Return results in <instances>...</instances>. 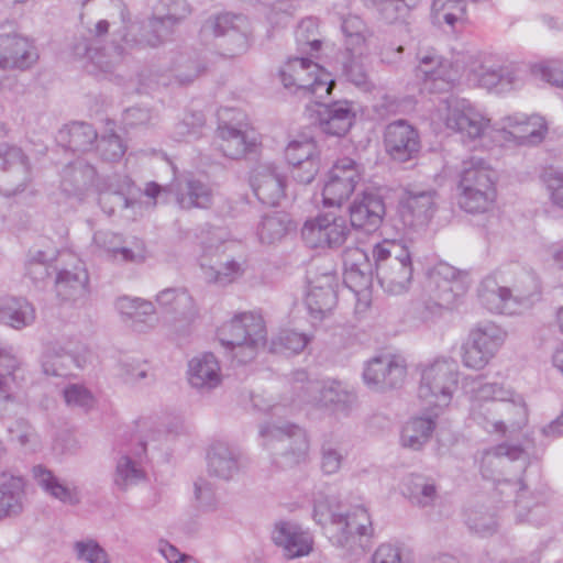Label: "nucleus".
Masks as SVG:
<instances>
[{
    "mask_svg": "<svg viewBox=\"0 0 563 563\" xmlns=\"http://www.w3.org/2000/svg\"><path fill=\"white\" fill-rule=\"evenodd\" d=\"M539 297L536 278L523 274L511 287L501 285L498 275L485 277L478 287L481 303L493 313L520 314L529 310Z\"/></svg>",
    "mask_w": 563,
    "mask_h": 563,
    "instance_id": "f257e3e1",
    "label": "nucleus"
},
{
    "mask_svg": "<svg viewBox=\"0 0 563 563\" xmlns=\"http://www.w3.org/2000/svg\"><path fill=\"white\" fill-rule=\"evenodd\" d=\"M497 175L482 157L472 156L463 161L457 185V203L468 213H485L496 200Z\"/></svg>",
    "mask_w": 563,
    "mask_h": 563,
    "instance_id": "f03ea898",
    "label": "nucleus"
},
{
    "mask_svg": "<svg viewBox=\"0 0 563 563\" xmlns=\"http://www.w3.org/2000/svg\"><path fill=\"white\" fill-rule=\"evenodd\" d=\"M222 346L240 364L253 361L267 343V330L261 314L243 312L235 314L218 330Z\"/></svg>",
    "mask_w": 563,
    "mask_h": 563,
    "instance_id": "7ed1b4c3",
    "label": "nucleus"
},
{
    "mask_svg": "<svg viewBox=\"0 0 563 563\" xmlns=\"http://www.w3.org/2000/svg\"><path fill=\"white\" fill-rule=\"evenodd\" d=\"M372 254L380 287L391 295L407 291L413 273L408 247L397 240H384L375 244Z\"/></svg>",
    "mask_w": 563,
    "mask_h": 563,
    "instance_id": "20e7f679",
    "label": "nucleus"
},
{
    "mask_svg": "<svg viewBox=\"0 0 563 563\" xmlns=\"http://www.w3.org/2000/svg\"><path fill=\"white\" fill-rule=\"evenodd\" d=\"M508 332L493 321H479L468 331L461 345L463 366L474 371L484 369L505 344Z\"/></svg>",
    "mask_w": 563,
    "mask_h": 563,
    "instance_id": "39448f33",
    "label": "nucleus"
},
{
    "mask_svg": "<svg viewBox=\"0 0 563 563\" xmlns=\"http://www.w3.org/2000/svg\"><path fill=\"white\" fill-rule=\"evenodd\" d=\"M459 365L450 357L434 360L421 373L418 395L429 407L443 409L459 387Z\"/></svg>",
    "mask_w": 563,
    "mask_h": 563,
    "instance_id": "423d86ee",
    "label": "nucleus"
},
{
    "mask_svg": "<svg viewBox=\"0 0 563 563\" xmlns=\"http://www.w3.org/2000/svg\"><path fill=\"white\" fill-rule=\"evenodd\" d=\"M279 79L286 89L317 98L328 96L334 86L318 64L303 57L289 58L279 69Z\"/></svg>",
    "mask_w": 563,
    "mask_h": 563,
    "instance_id": "0eeeda50",
    "label": "nucleus"
},
{
    "mask_svg": "<svg viewBox=\"0 0 563 563\" xmlns=\"http://www.w3.org/2000/svg\"><path fill=\"white\" fill-rule=\"evenodd\" d=\"M264 445L278 457L284 459V466H291L302 461L309 450V441L303 429L297 424H264L260 430Z\"/></svg>",
    "mask_w": 563,
    "mask_h": 563,
    "instance_id": "6e6552de",
    "label": "nucleus"
},
{
    "mask_svg": "<svg viewBox=\"0 0 563 563\" xmlns=\"http://www.w3.org/2000/svg\"><path fill=\"white\" fill-rule=\"evenodd\" d=\"M300 391L301 401L331 409L343 416L351 413L357 400L354 390L338 379L307 380L300 387Z\"/></svg>",
    "mask_w": 563,
    "mask_h": 563,
    "instance_id": "1a4fd4ad",
    "label": "nucleus"
},
{
    "mask_svg": "<svg viewBox=\"0 0 563 563\" xmlns=\"http://www.w3.org/2000/svg\"><path fill=\"white\" fill-rule=\"evenodd\" d=\"M445 125L459 133L463 142L484 140L497 128L490 125V120L467 99H451L448 101Z\"/></svg>",
    "mask_w": 563,
    "mask_h": 563,
    "instance_id": "9d476101",
    "label": "nucleus"
},
{
    "mask_svg": "<svg viewBox=\"0 0 563 563\" xmlns=\"http://www.w3.org/2000/svg\"><path fill=\"white\" fill-rule=\"evenodd\" d=\"M427 288L439 309H452L468 288L467 274L439 263L429 272Z\"/></svg>",
    "mask_w": 563,
    "mask_h": 563,
    "instance_id": "9b49d317",
    "label": "nucleus"
},
{
    "mask_svg": "<svg viewBox=\"0 0 563 563\" xmlns=\"http://www.w3.org/2000/svg\"><path fill=\"white\" fill-rule=\"evenodd\" d=\"M350 232L345 217L327 212L308 219L301 229V236L311 249H334L346 241Z\"/></svg>",
    "mask_w": 563,
    "mask_h": 563,
    "instance_id": "f8f14e48",
    "label": "nucleus"
},
{
    "mask_svg": "<svg viewBox=\"0 0 563 563\" xmlns=\"http://www.w3.org/2000/svg\"><path fill=\"white\" fill-rule=\"evenodd\" d=\"M30 179L31 164L23 150L0 143V195L10 197L23 191Z\"/></svg>",
    "mask_w": 563,
    "mask_h": 563,
    "instance_id": "ddd939ff",
    "label": "nucleus"
},
{
    "mask_svg": "<svg viewBox=\"0 0 563 563\" xmlns=\"http://www.w3.org/2000/svg\"><path fill=\"white\" fill-rule=\"evenodd\" d=\"M418 59L416 76L423 80L424 88L430 92L449 91L459 81L462 70L460 58L451 63L434 51H428L419 54Z\"/></svg>",
    "mask_w": 563,
    "mask_h": 563,
    "instance_id": "4468645a",
    "label": "nucleus"
},
{
    "mask_svg": "<svg viewBox=\"0 0 563 563\" xmlns=\"http://www.w3.org/2000/svg\"><path fill=\"white\" fill-rule=\"evenodd\" d=\"M361 166L350 157L338 159L328 173V179L322 189L325 207H341L354 192L361 180Z\"/></svg>",
    "mask_w": 563,
    "mask_h": 563,
    "instance_id": "2eb2a0df",
    "label": "nucleus"
},
{
    "mask_svg": "<svg viewBox=\"0 0 563 563\" xmlns=\"http://www.w3.org/2000/svg\"><path fill=\"white\" fill-rule=\"evenodd\" d=\"M88 358L89 351L79 341L56 343L42 357L43 373L47 376H68L71 374L73 367H85Z\"/></svg>",
    "mask_w": 563,
    "mask_h": 563,
    "instance_id": "dca6fc26",
    "label": "nucleus"
},
{
    "mask_svg": "<svg viewBox=\"0 0 563 563\" xmlns=\"http://www.w3.org/2000/svg\"><path fill=\"white\" fill-rule=\"evenodd\" d=\"M463 389L470 397V418L475 423L487 424L484 409H493L498 402L511 396V389L497 383L484 382L482 377H467L463 382Z\"/></svg>",
    "mask_w": 563,
    "mask_h": 563,
    "instance_id": "f3484780",
    "label": "nucleus"
},
{
    "mask_svg": "<svg viewBox=\"0 0 563 563\" xmlns=\"http://www.w3.org/2000/svg\"><path fill=\"white\" fill-rule=\"evenodd\" d=\"M547 131L543 117L515 113L503 119L496 134L505 141L515 140L520 145H536L542 142Z\"/></svg>",
    "mask_w": 563,
    "mask_h": 563,
    "instance_id": "a211bd4d",
    "label": "nucleus"
},
{
    "mask_svg": "<svg viewBox=\"0 0 563 563\" xmlns=\"http://www.w3.org/2000/svg\"><path fill=\"white\" fill-rule=\"evenodd\" d=\"M328 529L333 544L344 547L355 534L368 537L373 533L371 517L364 506H355L344 514L331 515Z\"/></svg>",
    "mask_w": 563,
    "mask_h": 563,
    "instance_id": "6ab92c4d",
    "label": "nucleus"
},
{
    "mask_svg": "<svg viewBox=\"0 0 563 563\" xmlns=\"http://www.w3.org/2000/svg\"><path fill=\"white\" fill-rule=\"evenodd\" d=\"M384 144L388 155L401 163L415 158L421 148L418 131L405 120L394 121L386 126Z\"/></svg>",
    "mask_w": 563,
    "mask_h": 563,
    "instance_id": "aec40b11",
    "label": "nucleus"
},
{
    "mask_svg": "<svg viewBox=\"0 0 563 563\" xmlns=\"http://www.w3.org/2000/svg\"><path fill=\"white\" fill-rule=\"evenodd\" d=\"M309 289L306 296V306L310 317L321 321L336 305V276L330 272L312 277L308 272Z\"/></svg>",
    "mask_w": 563,
    "mask_h": 563,
    "instance_id": "412c9836",
    "label": "nucleus"
},
{
    "mask_svg": "<svg viewBox=\"0 0 563 563\" xmlns=\"http://www.w3.org/2000/svg\"><path fill=\"white\" fill-rule=\"evenodd\" d=\"M406 366L397 357L383 355L367 362L364 372V383L375 390L399 387L405 380Z\"/></svg>",
    "mask_w": 563,
    "mask_h": 563,
    "instance_id": "4be33fe9",
    "label": "nucleus"
},
{
    "mask_svg": "<svg viewBox=\"0 0 563 563\" xmlns=\"http://www.w3.org/2000/svg\"><path fill=\"white\" fill-rule=\"evenodd\" d=\"M437 191L434 189H408L399 205V217L405 227L426 225L437 210Z\"/></svg>",
    "mask_w": 563,
    "mask_h": 563,
    "instance_id": "5701e85b",
    "label": "nucleus"
},
{
    "mask_svg": "<svg viewBox=\"0 0 563 563\" xmlns=\"http://www.w3.org/2000/svg\"><path fill=\"white\" fill-rule=\"evenodd\" d=\"M57 297L67 302L85 300L89 295V275L85 264L71 256L70 263L59 268L55 279Z\"/></svg>",
    "mask_w": 563,
    "mask_h": 563,
    "instance_id": "b1692460",
    "label": "nucleus"
},
{
    "mask_svg": "<svg viewBox=\"0 0 563 563\" xmlns=\"http://www.w3.org/2000/svg\"><path fill=\"white\" fill-rule=\"evenodd\" d=\"M308 111L322 132L333 136L344 135L355 118L347 101H335L329 104L314 102L312 107H308Z\"/></svg>",
    "mask_w": 563,
    "mask_h": 563,
    "instance_id": "393cba45",
    "label": "nucleus"
},
{
    "mask_svg": "<svg viewBox=\"0 0 563 563\" xmlns=\"http://www.w3.org/2000/svg\"><path fill=\"white\" fill-rule=\"evenodd\" d=\"M244 21L242 15L224 13L218 15L213 21L207 22L202 31H212L216 37L222 40L219 45L225 47L228 55L234 56L246 52L249 47L247 35L239 30Z\"/></svg>",
    "mask_w": 563,
    "mask_h": 563,
    "instance_id": "a878e982",
    "label": "nucleus"
},
{
    "mask_svg": "<svg viewBox=\"0 0 563 563\" xmlns=\"http://www.w3.org/2000/svg\"><path fill=\"white\" fill-rule=\"evenodd\" d=\"M246 467V459L225 443L213 444L208 452V472L222 481L234 479Z\"/></svg>",
    "mask_w": 563,
    "mask_h": 563,
    "instance_id": "bb28decb",
    "label": "nucleus"
},
{
    "mask_svg": "<svg viewBox=\"0 0 563 563\" xmlns=\"http://www.w3.org/2000/svg\"><path fill=\"white\" fill-rule=\"evenodd\" d=\"M251 185L263 205L276 206L284 197L285 178L274 164L258 165L253 172Z\"/></svg>",
    "mask_w": 563,
    "mask_h": 563,
    "instance_id": "cd10ccee",
    "label": "nucleus"
},
{
    "mask_svg": "<svg viewBox=\"0 0 563 563\" xmlns=\"http://www.w3.org/2000/svg\"><path fill=\"white\" fill-rule=\"evenodd\" d=\"M384 214L385 205L382 197L373 192H364L350 206L349 225L373 232L380 225Z\"/></svg>",
    "mask_w": 563,
    "mask_h": 563,
    "instance_id": "c85d7f7f",
    "label": "nucleus"
},
{
    "mask_svg": "<svg viewBox=\"0 0 563 563\" xmlns=\"http://www.w3.org/2000/svg\"><path fill=\"white\" fill-rule=\"evenodd\" d=\"M21 364L3 342L0 341V416L5 415L16 402L14 387L20 375Z\"/></svg>",
    "mask_w": 563,
    "mask_h": 563,
    "instance_id": "c756f323",
    "label": "nucleus"
},
{
    "mask_svg": "<svg viewBox=\"0 0 563 563\" xmlns=\"http://www.w3.org/2000/svg\"><path fill=\"white\" fill-rule=\"evenodd\" d=\"M187 375L189 385L200 393H209L222 380L219 361L212 353H202L191 358Z\"/></svg>",
    "mask_w": 563,
    "mask_h": 563,
    "instance_id": "7c9ffc66",
    "label": "nucleus"
},
{
    "mask_svg": "<svg viewBox=\"0 0 563 563\" xmlns=\"http://www.w3.org/2000/svg\"><path fill=\"white\" fill-rule=\"evenodd\" d=\"M156 302L174 314L176 321L189 325L199 316L192 296L185 288H166L156 295Z\"/></svg>",
    "mask_w": 563,
    "mask_h": 563,
    "instance_id": "2f4dec72",
    "label": "nucleus"
},
{
    "mask_svg": "<svg viewBox=\"0 0 563 563\" xmlns=\"http://www.w3.org/2000/svg\"><path fill=\"white\" fill-rule=\"evenodd\" d=\"M273 541L285 550L289 559L303 556L312 549V537L290 522L277 523L273 531Z\"/></svg>",
    "mask_w": 563,
    "mask_h": 563,
    "instance_id": "473e14b6",
    "label": "nucleus"
},
{
    "mask_svg": "<svg viewBox=\"0 0 563 563\" xmlns=\"http://www.w3.org/2000/svg\"><path fill=\"white\" fill-rule=\"evenodd\" d=\"M176 201L181 209L208 208L212 203V190L206 183L189 177L170 185Z\"/></svg>",
    "mask_w": 563,
    "mask_h": 563,
    "instance_id": "72a5a7b5",
    "label": "nucleus"
},
{
    "mask_svg": "<svg viewBox=\"0 0 563 563\" xmlns=\"http://www.w3.org/2000/svg\"><path fill=\"white\" fill-rule=\"evenodd\" d=\"M219 148L224 156L239 159L254 145L247 133V124L239 122L238 125L223 122L218 128Z\"/></svg>",
    "mask_w": 563,
    "mask_h": 563,
    "instance_id": "f704fd0d",
    "label": "nucleus"
},
{
    "mask_svg": "<svg viewBox=\"0 0 563 563\" xmlns=\"http://www.w3.org/2000/svg\"><path fill=\"white\" fill-rule=\"evenodd\" d=\"M31 473L36 485L49 497L67 505L79 504L80 498L77 488L64 483L45 465H34Z\"/></svg>",
    "mask_w": 563,
    "mask_h": 563,
    "instance_id": "c9c22d12",
    "label": "nucleus"
},
{
    "mask_svg": "<svg viewBox=\"0 0 563 563\" xmlns=\"http://www.w3.org/2000/svg\"><path fill=\"white\" fill-rule=\"evenodd\" d=\"M24 481L7 472L0 473V520L16 517L23 511Z\"/></svg>",
    "mask_w": 563,
    "mask_h": 563,
    "instance_id": "e433bc0d",
    "label": "nucleus"
},
{
    "mask_svg": "<svg viewBox=\"0 0 563 563\" xmlns=\"http://www.w3.org/2000/svg\"><path fill=\"white\" fill-rule=\"evenodd\" d=\"M24 481L7 472L0 473V520L16 517L23 511Z\"/></svg>",
    "mask_w": 563,
    "mask_h": 563,
    "instance_id": "4c0bfd02",
    "label": "nucleus"
},
{
    "mask_svg": "<svg viewBox=\"0 0 563 563\" xmlns=\"http://www.w3.org/2000/svg\"><path fill=\"white\" fill-rule=\"evenodd\" d=\"M120 47L114 48L113 55H108L104 49L95 46L91 40L81 38L73 46L74 55L80 59H87L86 68L91 74L112 73L121 55Z\"/></svg>",
    "mask_w": 563,
    "mask_h": 563,
    "instance_id": "58836bf2",
    "label": "nucleus"
},
{
    "mask_svg": "<svg viewBox=\"0 0 563 563\" xmlns=\"http://www.w3.org/2000/svg\"><path fill=\"white\" fill-rule=\"evenodd\" d=\"M36 313L33 305L23 297L0 298V323L21 330L31 325Z\"/></svg>",
    "mask_w": 563,
    "mask_h": 563,
    "instance_id": "ea45409f",
    "label": "nucleus"
},
{
    "mask_svg": "<svg viewBox=\"0 0 563 563\" xmlns=\"http://www.w3.org/2000/svg\"><path fill=\"white\" fill-rule=\"evenodd\" d=\"M468 71L470 81L486 89L496 88L498 92L516 88L519 81L517 73L509 68L495 69L479 65L478 67L472 66Z\"/></svg>",
    "mask_w": 563,
    "mask_h": 563,
    "instance_id": "a19ab883",
    "label": "nucleus"
},
{
    "mask_svg": "<svg viewBox=\"0 0 563 563\" xmlns=\"http://www.w3.org/2000/svg\"><path fill=\"white\" fill-rule=\"evenodd\" d=\"M95 177V167L77 159L63 169L60 186L67 195H81L92 185Z\"/></svg>",
    "mask_w": 563,
    "mask_h": 563,
    "instance_id": "79ce46f5",
    "label": "nucleus"
},
{
    "mask_svg": "<svg viewBox=\"0 0 563 563\" xmlns=\"http://www.w3.org/2000/svg\"><path fill=\"white\" fill-rule=\"evenodd\" d=\"M117 306L122 314L132 319L134 330L142 332L155 325V307L151 301L123 297L118 300Z\"/></svg>",
    "mask_w": 563,
    "mask_h": 563,
    "instance_id": "37998d69",
    "label": "nucleus"
},
{
    "mask_svg": "<svg viewBox=\"0 0 563 563\" xmlns=\"http://www.w3.org/2000/svg\"><path fill=\"white\" fill-rule=\"evenodd\" d=\"M93 244L104 255L111 258H121L122 262H139L144 258L143 250L140 249L137 252L125 247L123 245V239L120 234L111 231H97L93 234Z\"/></svg>",
    "mask_w": 563,
    "mask_h": 563,
    "instance_id": "c03bdc74",
    "label": "nucleus"
},
{
    "mask_svg": "<svg viewBox=\"0 0 563 563\" xmlns=\"http://www.w3.org/2000/svg\"><path fill=\"white\" fill-rule=\"evenodd\" d=\"M438 413L410 419L402 428L400 442L404 448L420 450L431 438Z\"/></svg>",
    "mask_w": 563,
    "mask_h": 563,
    "instance_id": "a18cd8bd",
    "label": "nucleus"
},
{
    "mask_svg": "<svg viewBox=\"0 0 563 563\" xmlns=\"http://www.w3.org/2000/svg\"><path fill=\"white\" fill-rule=\"evenodd\" d=\"M173 31L154 12L147 21H143L139 27L136 36L123 37L126 45H137L141 47H156L166 41Z\"/></svg>",
    "mask_w": 563,
    "mask_h": 563,
    "instance_id": "49530a36",
    "label": "nucleus"
},
{
    "mask_svg": "<svg viewBox=\"0 0 563 563\" xmlns=\"http://www.w3.org/2000/svg\"><path fill=\"white\" fill-rule=\"evenodd\" d=\"M402 494L416 506L429 507L438 498V488L433 479L420 474H411L405 479Z\"/></svg>",
    "mask_w": 563,
    "mask_h": 563,
    "instance_id": "de8ad7c7",
    "label": "nucleus"
},
{
    "mask_svg": "<svg viewBox=\"0 0 563 563\" xmlns=\"http://www.w3.org/2000/svg\"><path fill=\"white\" fill-rule=\"evenodd\" d=\"M58 139L73 152H87L98 140V133L89 123L73 122L59 131Z\"/></svg>",
    "mask_w": 563,
    "mask_h": 563,
    "instance_id": "09e8293b",
    "label": "nucleus"
},
{
    "mask_svg": "<svg viewBox=\"0 0 563 563\" xmlns=\"http://www.w3.org/2000/svg\"><path fill=\"white\" fill-rule=\"evenodd\" d=\"M499 415L504 420V432L521 429L527 422V407L520 395L511 390V396L498 402Z\"/></svg>",
    "mask_w": 563,
    "mask_h": 563,
    "instance_id": "8fccbe9b",
    "label": "nucleus"
},
{
    "mask_svg": "<svg viewBox=\"0 0 563 563\" xmlns=\"http://www.w3.org/2000/svg\"><path fill=\"white\" fill-rule=\"evenodd\" d=\"M38 59L36 47L27 38L12 34L8 68L29 69Z\"/></svg>",
    "mask_w": 563,
    "mask_h": 563,
    "instance_id": "3c124183",
    "label": "nucleus"
},
{
    "mask_svg": "<svg viewBox=\"0 0 563 563\" xmlns=\"http://www.w3.org/2000/svg\"><path fill=\"white\" fill-rule=\"evenodd\" d=\"M466 3L464 0H433L431 15L437 24L446 23L454 26L456 22L464 19Z\"/></svg>",
    "mask_w": 563,
    "mask_h": 563,
    "instance_id": "603ef678",
    "label": "nucleus"
},
{
    "mask_svg": "<svg viewBox=\"0 0 563 563\" xmlns=\"http://www.w3.org/2000/svg\"><path fill=\"white\" fill-rule=\"evenodd\" d=\"M288 225V217L274 211L262 218L257 227V235L263 243L271 244L279 241L286 234Z\"/></svg>",
    "mask_w": 563,
    "mask_h": 563,
    "instance_id": "864d4df0",
    "label": "nucleus"
},
{
    "mask_svg": "<svg viewBox=\"0 0 563 563\" xmlns=\"http://www.w3.org/2000/svg\"><path fill=\"white\" fill-rule=\"evenodd\" d=\"M153 12L173 31L191 13V8L186 0H159Z\"/></svg>",
    "mask_w": 563,
    "mask_h": 563,
    "instance_id": "5fc2aeb1",
    "label": "nucleus"
},
{
    "mask_svg": "<svg viewBox=\"0 0 563 563\" xmlns=\"http://www.w3.org/2000/svg\"><path fill=\"white\" fill-rule=\"evenodd\" d=\"M364 51L365 49L346 51L343 57V75L355 86H365L368 82Z\"/></svg>",
    "mask_w": 563,
    "mask_h": 563,
    "instance_id": "6e6d98bb",
    "label": "nucleus"
},
{
    "mask_svg": "<svg viewBox=\"0 0 563 563\" xmlns=\"http://www.w3.org/2000/svg\"><path fill=\"white\" fill-rule=\"evenodd\" d=\"M321 470L327 475L336 474L349 452L339 440H327L321 445Z\"/></svg>",
    "mask_w": 563,
    "mask_h": 563,
    "instance_id": "4d7b16f0",
    "label": "nucleus"
},
{
    "mask_svg": "<svg viewBox=\"0 0 563 563\" xmlns=\"http://www.w3.org/2000/svg\"><path fill=\"white\" fill-rule=\"evenodd\" d=\"M311 338L295 330H283L272 340L271 351L274 353L298 354L303 351Z\"/></svg>",
    "mask_w": 563,
    "mask_h": 563,
    "instance_id": "13d9d810",
    "label": "nucleus"
},
{
    "mask_svg": "<svg viewBox=\"0 0 563 563\" xmlns=\"http://www.w3.org/2000/svg\"><path fill=\"white\" fill-rule=\"evenodd\" d=\"M342 32L345 36L346 51L364 49L366 26L356 15H349L342 21Z\"/></svg>",
    "mask_w": 563,
    "mask_h": 563,
    "instance_id": "bf43d9fd",
    "label": "nucleus"
},
{
    "mask_svg": "<svg viewBox=\"0 0 563 563\" xmlns=\"http://www.w3.org/2000/svg\"><path fill=\"white\" fill-rule=\"evenodd\" d=\"M143 478V472L139 468L135 462L128 455H123L117 463L114 484L121 488L137 484Z\"/></svg>",
    "mask_w": 563,
    "mask_h": 563,
    "instance_id": "052dcab7",
    "label": "nucleus"
},
{
    "mask_svg": "<svg viewBox=\"0 0 563 563\" xmlns=\"http://www.w3.org/2000/svg\"><path fill=\"white\" fill-rule=\"evenodd\" d=\"M242 273L243 268L241 263L234 260H227L224 262H219L216 266H210L206 271V277L209 282L223 286L232 283L234 279L240 277Z\"/></svg>",
    "mask_w": 563,
    "mask_h": 563,
    "instance_id": "680f3d73",
    "label": "nucleus"
},
{
    "mask_svg": "<svg viewBox=\"0 0 563 563\" xmlns=\"http://www.w3.org/2000/svg\"><path fill=\"white\" fill-rule=\"evenodd\" d=\"M285 156L290 165H298L300 162L320 157L318 146L312 139L290 142L286 147Z\"/></svg>",
    "mask_w": 563,
    "mask_h": 563,
    "instance_id": "e2e57ef3",
    "label": "nucleus"
},
{
    "mask_svg": "<svg viewBox=\"0 0 563 563\" xmlns=\"http://www.w3.org/2000/svg\"><path fill=\"white\" fill-rule=\"evenodd\" d=\"M13 441L29 451H36L40 448V437L35 429L24 419H18L9 428Z\"/></svg>",
    "mask_w": 563,
    "mask_h": 563,
    "instance_id": "0e129e2a",
    "label": "nucleus"
},
{
    "mask_svg": "<svg viewBox=\"0 0 563 563\" xmlns=\"http://www.w3.org/2000/svg\"><path fill=\"white\" fill-rule=\"evenodd\" d=\"M49 267L48 258L43 251H31L25 262V275L30 277L34 284H38L51 275Z\"/></svg>",
    "mask_w": 563,
    "mask_h": 563,
    "instance_id": "69168bd1",
    "label": "nucleus"
},
{
    "mask_svg": "<svg viewBox=\"0 0 563 563\" xmlns=\"http://www.w3.org/2000/svg\"><path fill=\"white\" fill-rule=\"evenodd\" d=\"M380 18L389 24L402 21L411 7L401 0H373Z\"/></svg>",
    "mask_w": 563,
    "mask_h": 563,
    "instance_id": "338daca9",
    "label": "nucleus"
},
{
    "mask_svg": "<svg viewBox=\"0 0 563 563\" xmlns=\"http://www.w3.org/2000/svg\"><path fill=\"white\" fill-rule=\"evenodd\" d=\"M97 151L103 161L118 162L124 155L126 146L119 135L111 133L109 135H102L99 139Z\"/></svg>",
    "mask_w": 563,
    "mask_h": 563,
    "instance_id": "774afa93",
    "label": "nucleus"
}]
</instances>
